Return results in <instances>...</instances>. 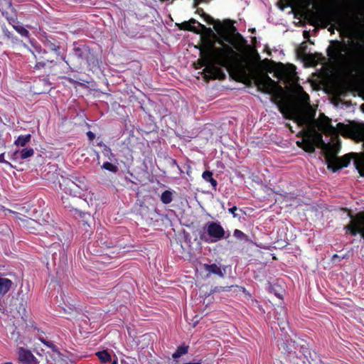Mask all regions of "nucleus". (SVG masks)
Instances as JSON below:
<instances>
[{
    "instance_id": "f257e3e1",
    "label": "nucleus",
    "mask_w": 364,
    "mask_h": 364,
    "mask_svg": "<svg viewBox=\"0 0 364 364\" xmlns=\"http://www.w3.org/2000/svg\"><path fill=\"white\" fill-rule=\"evenodd\" d=\"M272 69L276 77L286 84L292 98V103L284 112L285 116L299 127L305 126L306 128L301 131L302 137L296 141L297 146L309 153L314 152L315 147L321 149L326 155L328 168L333 171L347 166L349 164L348 156L337 157L340 151L338 134L350 136L353 134L351 128L341 123L334 127L331 120L323 114L313 121L315 110L309 104V95L297 84L295 67L293 65L275 64Z\"/></svg>"
},
{
    "instance_id": "f03ea898",
    "label": "nucleus",
    "mask_w": 364,
    "mask_h": 364,
    "mask_svg": "<svg viewBox=\"0 0 364 364\" xmlns=\"http://www.w3.org/2000/svg\"><path fill=\"white\" fill-rule=\"evenodd\" d=\"M206 21L213 24L217 34L198 23L202 31L198 63L204 67L205 78H220L223 75L221 67H225L238 81L247 83L253 80L258 90L264 93L274 96L282 94V88L266 73L260 72L261 65L253 62L246 53L242 38L223 33L220 24L210 17L208 16Z\"/></svg>"
},
{
    "instance_id": "7ed1b4c3",
    "label": "nucleus",
    "mask_w": 364,
    "mask_h": 364,
    "mask_svg": "<svg viewBox=\"0 0 364 364\" xmlns=\"http://www.w3.org/2000/svg\"><path fill=\"white\" fill-rule=\"evenodd\" d=\"M347 228L353 235L358 233L364 238V213H359L352 218Z\"/></svg>"
},
{
    "instance_id": "20e7f679",
    "label": "nucleus",
    "mask_w": 364,
    "mask_h": 364,
    "mask_svg": "<svg viewBox=\"0 0 364 364\" xmlns=\"http://www.w3.org/2000/svg\"><path fill=\"white\" fill-rule=\"evenodd\" d=\"M206 230L208 235V240L210 242H215L225 236V232L219 223H208L206 226Z\"/></svg>"
},
{
    "instance_id": "39448f33",
    "label": "nucleus",
    "mask_w": 364,
    "mask_h": 364,
    "mask_svg": "<svg viewBox=\"0 0 364 364\" xmlns=\"http://www.w3.org/2000/svg\"><path fill=\"white\" fill-rule=\"evenodd\" d=\"M60 189L66 194L74 197H82V189L74 182L68 179H63L60 183Z\"/></svg>"
},
{
    "instance_id": "423d86ee",
    "label": "nucleus",
    "mask_w": 364,
    "mask_h": 364,
    "mask_svg": "<svg viewBox=\"0 0 364 364\" xmlns=\"http://www.w3.org/2000/svg\"><path fill=\"white\" fill-rule=\"evenodd\" d=\"M48 361L50 364H74V361L70 356L57 350H53L50 353Z\"/></svg>"
},
{
    "instance_id": "0eeeda50",
    "label": "nucleus",
    "mask_w": 364,
    "mask_h": 364,
    "mask_svg": "<svg viewBox=\"0 0 364 364\" xmlns=\"http://www.w3.org/2000/svg\"><path fill=\"white\" fill-rule=\"evenodd\" d=\"M18 360L21 364H38L37 359L31 353L22 348L18 350Z\"/></svg>"
},
{
    "instance_id": "6e6552de",
    "label": "nucleus",
    "mask_w": 364,
    "mask_h": 364,
    "mask_svg": "<svg viewBox=\"0 0 364 364\" xmlns=\"http://www.w3.org/2000/svg\"><path fill=\"white\" fill-rule=\"evenodd\" d=\"M34 154V150L32 148H25L20 151H16L14 153L13 160L18 161L21 159H26L33 156Z\"/></svg>"
},
{
    "instance_id": "1a4fd4ad",
    "label": "nucleus",
    "mask_w": 364,
    "mask_h": 364,
    "mask_svg": "<svg viewBox=\"0 0 364 364\" xmlns=\"http://www.w3.org/2000/svg\"><path fill=\"white\" fill-rule=\"evenodd\" d=\"M329 55L334 59H339L343 55L342 53L345 51L344 46L336 43L333 44L329 48Z\"/></svg>"
},
{
    "instance_id": "9d476101",
    "label": "nucleus",
    "mask_w": 364,
    "mask_h": 364,
    "mask_svg": "<svg viewBox=\"0 0 364 364\" xmlns=\"http://www.w3.org/2000/svg\"><path fill=\"white\" fill-rule=\"evenodd\" d=\"M204 271L206 273V276H210V274H215L220 277H223V272L220 267L218 265L213 264H204L203 266Z\"/></svg>"
},
{
    "instance_id": "9b49d317",
    "label": "nucleus",
    "mask_w": 364,
    "mask_h": 364,
    "mask_svg": "<svg viewBox=\"0 0 364 364\" xmlns=\"http://www.w3.org/2000/svg\"><path fill=\"white\" fill-rule=\"evenodd\" d=\"M31 136L29 134L20 135L14 141V144L18 147H23L31 141Z\"/></svg>"
},
{
    "instance_id": "f8f14e48",
    "label": "nucleus",
    "mask_w": 364,
    "mask_h": 364,
    "mask_svg": "<svg viewBox=\"0 0 364 364\" xmlns=\"http://www.w3.org/2000/svg\"><path fill=\"white\" fill-rule=\"evenodd\" d=\"M355 163L360 176H364V153L360 155H356Z\"/></svg>"
},
{
    "instance_id": "ddd939ff",
    "label": "nucleus",
    "mask_w": 364,
    "mask_h": 364,
    "mask_svg": "<svg viewBox=\"0 0 364 364\" xmlns=\"http://www.w3.org/2000/svg\"><path fill=\"white\" fill-rule=\"evenodd\" d=\"M11 286V282L6 278H0V293L6 294Z\"/></svg>"
},
{
    "instance_id": "4468645a",
    "label": "nucleus",
    "mask_w": 364,
    "mask_h": 364,
    "mask_svg": "<svg viewBox=\"0 0 364 364\" xmlns=\"http://www.w3.org/2000/svg\"><path fill=\"white\" fill-rule=\"evenodd\" d=\"M202 177L204 180L209 181L214 188L217 186V181L212 177V173L210 171H204L202 174Z\"/></svg>"
},
{
    "instance_id": "2eb2a0df",
    "label": "nucleus",
    "mask_w": 364,
    "mask_h": 364,
    "mask_svg": "<svg viewBox=\"0 0 364 364\" xmlns=\"http://www.w3.org/2000/svg\"><path fill=\"white\" fill-rule=\"evenodd\" d=\"M188 346H179L177 350L175 351V353L173 354V358H178L181 357V355L187 353L188 352Z\"/></svg>"
},
{
    "instance_id": "dca6fc26",
    "label": "nucleus",
    "mask_w": 364,
    "mask_h": 364,
    "mask_svg": "<svg viewBox=\"0 0 364 364\" xmlns=\"http://www.w3.org/2000/svg\"><path fill=\"white\" fill-rule=\"evenodd\" d=\"M96 355L102 363L108 362L111 360L110 355L106 350L97 352Z\"/></svg>"
},
{
    "instance_id": "f3484780",
    "label": "nucleus",
    "mask_w": 364,
    "mask_h": 364,
    "mask_svg": "<svg viewBox=\"0 0 364 364\" xmlns=\"http://www.w3.org/2000/svg\"><path fill=\"white\" fill-rule=\"evenodd\" d=\"M102 168L112 173H116L118 170V167L116 164L109 162H106L103 164Z\"/></svg>"
},
{
    "instance_id": "a211bd4d",
    "label": "nucleus",
    "mask_w": 364,
    "mask_h": 364,
    "mask_svg": "<svg viewBox=\"0 0 364 364\" xmlns=\"http://www.w3.org/2000/svg\"><path fill=\"white\" fill-rule=\"evenodd\" d=\"M161 199L162 202L165 204L171 203L172 200V193L168 191H164L161 194Z\"/></svg>"
},
{
    "instance_id": "6ab92c4d",
    "label": "nucleus",
    "mask_w": 364,
    "mask_h": 364,
    "mask_svg": "<svg viewBox=\"0 0 364 364\" xmlns=\"http://www.w3.org/2000/svg\"><path fill=\"white\" fill-rule=\"evenodd\" d=\"M14 28L21 36H28V31L25 28H23V27L21 26H14Z\"/></svg>"
},
{
    "instance_id": "aec40b11",
    "label": "nucleus",
    "mask_w": 364,
    "mask_h": 364,
    "mask_svg": "<svg viewBox=\"0 0 364 364\" xmlns=\"http://www.w3.org/2000/svg\"><path fill=\"white\" fill-rule=\"evenodd\" d=\"M355 3L360 10V14L364 17V0H355Z\"/></svg>"
},
{
    "instance_id": "412c9836",
    "label": "nucleus",
    "mask_w": 364,
    "mask_h": 364,
    "mask_svg": "<svg viewBox=\"0 0 364 364\" xmlns=\"http://www.w3.org/2000/svg\"><path fill=\"white\" fill-rule=\"evenodd\" d=\"M0 162L6 164V165L10 166L11 168L13 167V165L11 163H9V161H6L4 160V154H0Z\"/></svg>"
},
{
    "instance_id": "4be33fe9",
    "label": "nucleus",
    "mask_w": 364,
    "mask_h": 364,
    "mask_svg": "<svg viewBox=\"0 0 364 364\" xmlns=\"http://www.w3.org/2000/svg\"><path fill=\"white\" fill-rule=\"evenodd\" d=\"M195 23H196V21H191V22H189L188 23H187V24H188V26L187 27V28H188V29H189V30H191V31H198V29L196 28V26H193V25H192V24H195Z\"/></svg>"
},
{
    "instance_id": "5701e85b",
    "label": "nucleus",
    "mask_w": 364,
    "mask_h": 364,
    "mask_svg": "<svg viewBox=\"0 0 364 364\" xmlns=\"http://www.w3.org/2000/svg\"><path fill=\"white\" fill-rule=\"evenodd\" d=\"M244 235H245L244 233L239 230H235L234 231V236L237 238H242V237H244Z\"/></svg>"
},
{
    "instance_id": "b1692460",
    "label": "nucleus",
    "mask_w": 364,
    "mask_h": 364,
    "mask_svg": "<svg viewBox=\"0 0 364 364\" xmlns=\"http://www.w3.org/2000/svg\"><path fill=\"white\" fill-rule=\"evenodd\" d=\"M87 134V136H88V137L90 138V140L94 139L95 135H94V134L92 132H88Z\"/></svg>"
},
{
    "instance_id": "393cba45",
    "label": "nucleus",
    "mask_w": 364,
    "mask_h": 364,
    "mask_svg": "<svg viewBox=\"0 0 364 364\" xmlns=\"http://www.w3.org/2000/svg\"><path fill=\"white\" fill-rule=\"evenodd\" d=\"M67 199H68V198H67L66 197H65V196H62V200H63V203H65V206H68V205H67Z\"/></svg>"
},
{
    "instance_id": "a878e982",
    "label": "nucleus",
    "mask_w": 364,
    "mask_h": 364,
    "mask_svg": "<svg viewBox=\"0 0 364 364\" xmlns=\"http://www.w3.org/2000/svg\"><path fill=\"white\" fill-rule=\"evenodd\" d=\"M112 364H118L117 360H114L112 362Z\"/></svg>"
},
{
    "instance_id": "bb28decb",
    "label": "nucleus",
    "mask_w": 364,
    "mask_h": 364,
    "mask_svg": "<svg viewBox=\"0 0 364 364\" xmlns=\"http://www.w3.org/2000/svg\"><path fill=\"white\" fill-rule=\"evenodd\" d=\"M3 364H13V363L11 362H6V363H4Z\"/></svg>"
},
{
    "instance_id": "cd10ccee",
    "label": "nucleus",
    "mask_w": 364,
    "mask_h": 364,
    "mask_svg": "<svg viewBox=\"0 0 364 364\" xmlns=\"http://www.w3.org/2000/svg\"><path fill=\"white\" fill-rule=\"evenodd\" d=\"M229 210H230V212L233 213V209L232 208H230Z\"/></svg>"
},
{
    "instance_id": "c85d7f7f",
    "label": "nucleus",
    "mask_w": 364,
    "mask_h": 364,
    "mask_svg": "<svg viewBox=\"0 0 364 364\" xmlns=\"http://www.w3.org/2000/svg\"><path fill=\"white\" fill-rule=\"evenodd\" d=\"M122 364H124V363L122 362Z\"/></svg>"
}]
</instances>
